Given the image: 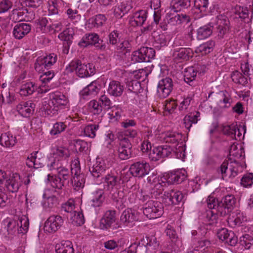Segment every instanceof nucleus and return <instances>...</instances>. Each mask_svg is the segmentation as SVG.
<instances>
[{
    "instance_id": "29",
    "label": "nucleus",
    "mask_w": 253,
    "mask_h": 253,
    "mask_svg": "<svg viewBox=\"0 0 253 253\" xmlns=\"http://www.w3.org/2000/svg\"><path fill=\"white\" fill-rule=\"evenodd\" d=\"M191 6V0H173L170 3V8L173 12H178L187 9Z\"/></svg>"
},
{
    "instance_id": "39",
    "label": "nucleus",
    "mask_w": 253,
    "mask_h": 253,
    "mask_svg": "<svg viewBox=\"0 0 253 253\" xmlns=\"http://www.w3.org/2000/svg\"><path fill=\"white\" fill-rule=\"evenodd\" d=\"M166 143H176L181 140L182 134L176 132H167L162 136Z\"/></svg>"
},
{
    "instance_id": "4",
    "label": "nucleus",
    "mask_w": 253,
    "mask_h": 253,
    "mask_svg": "<svg viewBox=\"0 0 253 253\" xmlns=\"http://www.w3.org/2000/svg\"><path fill=\"white\" fill-rule=\"evenodd\" d=\"M116 220V211H107L100 220L99 227L102 230H117L121 227V225Z\"/></svg>"
},
{
    "instance_id": "62",
    "label": "nucleus",
    "mask_w": 253,
    "mask_h": 253,
    "mask_svg": "<svg viewBox=\"0 0 253 253\" xmlns=\"http://www.w3.org/2000/svg\"><path fill=\"white\" fill-rule=\"evenodd\" d=\"M132 8L131 2L129 1H123L121 4L119 5L118 9L120 10L124 15L127 13Z\"/></svg>"
},
{
    "instance_id": "28",
    "label": "nucleus",
    "mask_w": 253,
    "mask_h": 253,
    "mask_svg": "<svg viewBox=\"0 0 253 253\" xmlns=\"http://www.w3.org/2000/svg\"><path fill=\"white\" fill-rule=\"evenodd\" d=\"M213 26L210 23L200 27L197 30V38L198 40H204L209 37L212 33Z\"/></svg>"
},
{
    "instance_id": "48",
    "label": "nucleus",
    "mask_w": 253,
    "mask_h": 253,
    "mask_svg": "<svg viewBox=\"0 0 253 253\" xmlns=\"http://www.w3.org/2000/svg\"><path fill=\"white\" fill-rule=\"evenodd\" d=\"M74 215L72 216V223L76 226H81L84 222V215L82 212L73 211Z\"/></svg>"
},
{
    "instance_id": "2",
    "label": "nucleus",
    "mask_w": 253,
    "mask_h": 253,
    "mask_svg": "<svg viewBox=\"0 0 253 253\" xmlns=\"http://www.w3.org/2000/svg\"><path fill=\"white\" fill-rule=\"evenodd\" d=\"M2 223L7 229V234L5 236L13 235L16 231L20 234H24L27 232L29 225V219L25 216L21 217L19 220L8 217L3 221Z\"/></svg>"
},
{
    "instance_id": "3",
    "label": "nucleus",
    "mask_w": 253,
    "mask_h": 253,
    "mask_svg": "<svg viewBox=\"0 0 253 253\" xmlns=\"http://www.w3.org/2000/svg\"><path fill=\"white\" fill-rule=\"evenodd\" d=\"M50 100L48 103L45 102L43 109L47 114L54 113L58 108L67 103L66 96L60 92H55L50 94Z\"/></svg>"
},
{
    "instance_id": "7",
    "label": "nucleus",
    "mask_w": 253,
    "mask_h": 253,
    "mask_svg": "<svg viewBox=\"0 0 253 253\" xmlns=\"http://www.w3.org/2000/svg\"><path fill=\"white\" fill-rule=\"evenodd\" d=\"M173 149L168 145L154 147L149 153V159L153 161H157L161 158L172 156Z\"/></svg>"
},
{
    "instance_id": "58",
    "label": "nucleus",
    "mask_w": 253,
    "mask_h": 253,
    "mask_svg": "<svg viewBox=\"0 0 253 253\" xmlns=\"http://www.w3.org/2000/svg\"><path fill=\"white\" fill-rule=\"evenodd\" d=\"M70 171L72 175H77L82 173H81L80 162L78 160L75 159L72 161Z\"/></svg>"
},
{
    "instance_id": "49",
    "label": "nucleus",
    "mask_w": 253,
    "mask_h": 253,
    "mask_svg": "<svg viewBox=\"0 0 253 253\" xmlns=\"http://www.w3.org/2000/svg\"><path fill=\"white\" fill-rule=\"evenodd\" d=\"M240 183L244 187H251L253 185V173H248L244 174L241 179Z\"/></svg>"
},
{
    "instance_id": "20",
    "label": "nucleus",
    "mask_w": 253,
    "mask_h": 253,
    "mask_svg": "<svg viewBox=\"0 0 253 253\" xmlns=\"http://www.w3.org/2000/svg\"><path fill=\"white\" fill-rule=\"evenodd\" d=\"M35 104L31 101L21 102L16 106L19 114L24 117H29L34 111Z\"/></svg>"
},
{
    "instance_id": "41",
    "label": "nucleus",
    "mask_w": 253,
    "mask_h": 253,
    "mask_svg": "<svg viewBox=\"0 0 253 253\" xmlns=\"http://www.w3.org/2000/svg\"><path fill=\"white\" fill-rule=\"evenodd\" d=\"M58 37L61 40L64 41L63 43L64 48L63 51L64 53L68 54L70 45L72 42V39H73V37L70 35L67 31L65 30L59 35Z\"/></svg>"
},
{
    "instance_id": "18",
    "label": "nucleus",
    "mask_w": 253,
    "mask_h": 253,
    "mask_svg": "<svg viewBox=\"0 0 253 253\" xmlns=\"http://www.w3.org/2000/svg\"><path fill=\"white\" fill-rule=\"evenodd\" d=\"M138 220L137 213L131 209L125 210L122 213L120 220L124 225L132 227L134 222Z\"/></svg>"
},
{
    "instance_id": "52",
    "label": "nucleus",
    "mask_w": 253,
    "mask_h": 253,
    "mask_svg": "<svg viewBox=\"0 0 253 253\" xmlns=\"http://www.w3.org/2000/svg\"><path fill=\"white\" fill-rule=\"evenodd\" d=\"M44 198L46 199L44 202V207L48 208H53L55 207L58 204L57 197L54 195H51L46 197V194L43 195Z\"/></svg>"
},
{
    "instance_id": "63",
    "label": "nucleus",
    "mask_w": 253,
    "mask_h": 253,
    "mask_svg": "<svg viewBox=\"0 0 253 253\" xmlns=\"http://www.w3.org/2000/svg\"><path fill=\"white\" fill-rule=\"evenodd\" d=\"M62 210L67 212L72 213L75 209V202L74 200L70 199L65 203L62 204Z\"/></svg>"
},
{
    "instance_id": "25",
    "label": "nucleus",
    "mask_w": 253,
    "mask_h": 253,
    "mask_svg": "<svg viewBox=\"0 0 253 253\" xmlns=\"http://www.w3.org/2000/svg\"><path fill=\"white\" fill-rule=\"evenodd\" d=\"M106 168L104 162L97 161L89 168V171L94 178H97L102 176L105 173Z\"/></svg>"
},
{
    "instance_id": "26",
    "label": "nucleus",
    "mask_w": 253,
    "mask_h": 253,
    "mask_svg": "<svg viewBox=\"0 0 253 253\" xmlns=\"http://www.w3.org/2000/svg\"><path fill=\"white\" fill-rule=\"evenodd\" d=\"M192 51L189 48H175L173 52V56L176 60H188L192 56Z\"/></svg>"
},
{
    "instance_id": "30",
    "label": "nucleus",
    "mask_w": 253,
    "mask_h": 253,
    "mask_svg": "<svg viewBox=\"0 0 253 253\" xmlns=\"http://www.w3.org/2000/svg\"><path fill=\"white\" fill-rule=\"evenodd\" d=\"M142 242V245H144L146 243L145 245L147 251L152 252L159 248L160 242L157 240L156 237L155 236H151L149 237H146V238H143L141 240Z\"/></svg>"
},
{
    "instance_id": "12",
    "label": "nucleus",
    "mask_w": 253,
    "mask_h": 253,
    "mask_svg": "<svg viewBox=\"0 0 253 253\" xmlns=\"http://www.w3.org/2000/svg\"><path fill=\"white\" fill-rule=\"evenodd\" d=\"M150 170V167L146 162H137L130 166L129 171L135 177H143L148 174Z\"/></svg>"
},
{
    "instance_id": "46",
    "label": "nucleus",
    "mask_w": 253,
    "mask_h": 253,
    "mask_svg": "<svg viewBox=\"0 0 253 253\" xmlns=\"http://www.w3.org/2000/svg\"><path fill=\"white\" fill-rule=\"evenodd\" d=\"M48 180L51 181V186L54 188L62 189L63 186H67L57 175L54 176H50L49 174H48Z\"/></svg>"
},
{
    "instance_id": "1",
    "label": "nucleus",
    "mask_w": 253,
    "mask_h": 253,
    "mask_svg": "<svg viewBox=\"0 0 253 253\" xmlns=\"http://www.w3.org/2000/svg\"><path fill=\"white\" fill-rule=\"evenodd\" d=\"M236 199L232 195H228L220 201L213 196H209L207 199L208 207L215 210L222 216L228 214L233 210L236 204Z\"/></svg>"
},
{
    "instance_id": "33",
    "label": "nucleus",
    "mask_w": 253,
    "mask_h": 253,
    "mask_svg": "<svg viewBox=\"0 0 253 253\" xmlns=\"http://www.w3.org/2000/svg\"><path fill=\"white\" fill-rule=\"evenodd\" d=\"M102 178L104 179L107 184V188L109 190H113L114 188H116L117 186L120 184L121 180L120 177L113 174H108Z\"/></svg>"
},
{
    "instance_id": "43",
    "label": "nucleus",
    "mask_w": 253,
    "mask_h": 253,
    "mask_svg": "<svg viewBox=\"0 0 253 253\" xmlns=\"http://www.w3.org/2000/svg\"><path fill=\"white\" fill-rule=\"evenodd\" d=\"M126 86L130 91L135 94H138L142 90L140 82L137 80L128 81Z\"/></svg>"
},
{
    "instance_id": "60",
    "label": "nucleus",
    "mask_w": 253,
    "mask_h": 253,
    "mask_svg": "<svg viewBox=\"0 0 253 253\" xmlns=\"http://www.w3.org/2000/svg\"><path fill=\"white\" fill-rule=\"evenodd\" d=\"M38 152H34L31 154L30 156H29L26 161V165L29 168L34 167L35 169H38L39 167L36 163L37 154Z\"/></svg>"
},
{
    "instance_id": "24",
    "label": "nucleus",
    "mask_w": 253,
    "mask_h": 253,
    "mask_svg": "<svg viewBox=\"0 0 253 253\" xmlns=\"http://www.w3.org/2000/svg\"><path fill=\"white\" fill-rule=\"evenodd\" d=\"M186 178L185 170L177 171L168 174L167 178L168 183L170 184H179L183 182Z\"/></svg>"
},
{
    "instance_id": "59",
    "label": "nucleus",
    "mask_w": 253,
    "mask_h": 253,
    "mask_svg": "<svg viewBox=\"0 0 253 253\" xmlns=\"http://www.w3.org/2000/svg\"><path fill=\"white\" fill-rule=\"evenodd\" d=\"M55 155L63 159H66L70 157V153L68 149L65 147H59L56 149Z\"/></svg>"
},
{
    "instance_id": "42",
    "label": "nucleus",
    "mask_w": 253,
    "mask_h": 253,
    "mask_svg": "<svg viewBox=\"0 0 253 253\" xmlns=\"http://www.w3.org/2000/svg\"><path fill=\"white\" fill-rule=\"evenodd\" d=\"M232 81L236 84L245 85L248 83L247 78L245 77L241 73L235 71L231 74Z\"/></svg>"
},
{
    "instance_id": "27",
    "label": "nucleus",
    "mask_w": 253,
    "mask_h": 253,
    "mask_svg": "<svg viewBox=\"0 0 253 253\" xmlns=\"http://www.w3.org/2000/svg\"><path fill=\"white\" fill-rule=\"evenodd\" d=\"M124 89V85L121 83L116 81H112L109 84L107 91L111 95L118 97L122 95Z\"/></svg>"
},
{
    "instance_id": "55",
    "label": "nucleus",
    "mask_w": 253,
    "mask_h": 253,
    "mask_svg": "<svg viewBox=\"0 0 253 253\" xmlns=\"http://www.w3.org/2000/svg\"><path fill=\"white\" fill-rule=\"evenodd\" d=\"M216 25L221 27L230 28V21L228 18L223 15H220L216 17Z\"/></svg>"
},
{
    "instance_id": "5",
    "label": "nucleus",
    "mask_w": 253,
    "mask_h": 253,
    "mask_svg": "<svg viewBox=\"0 0 253 253\" xmlns=\"http://www.w3.org/2000/svg\"><path fill=\"white\" fill-rule=\"evenodd\" d=\"M143 213L149 219H155L160 217L163 213L162 203L158 201H148L144 205Z\"/></svg>"
},
{
    "instance_id": "9",
    "label": "nucleus",
    "mask_w": 253,
    "mask_h": 253,
    "mask_svg": "<svg viewBox=\"0 0 253 253\" xmlns=\"http://www.w3.org/2000/svg\"><path fill=\"white\" fill-rule=\"evenodd\" d=\"M90 45H94L101 50L106 48V44L103 41L100 39L98 35L95 33L86 34L79 42V45L81 47H86Z\"/></svg>"
},
{
    "instance_id": "34",
    "label": "nucleus",
    "mask_w": 253,
    "mask_h": 253,
    "mask_svg": "<svg viewBox=\"0 0 253 253\" xmlns=\"http://www.w3.org/2000/svg\"><path fill=\"white\" fill-rule=\"evenodd\" d=\"M39 86L35 83L30 82L23 84L20 90V94L23 96H28L32 94Z\"/></svg>"
},
{
    "instance_id": "51",
    "label": "nucleus",
    "mask_w": 253,
    "mask_h": 253,
    "mask_svg": "<svg viewBox=\"0 0 253 253\" xmlns=\"http://www.w3.org/2000/svg\"><path fill=\"white\" fill-rule=\"evenodd\" d=\"M240 244L246 249H249L253 245V237L249 234H246L240 238Z\"/></svg>"
},
{
    "instance_id": "31",
    "label": "nucleus",
    "mask_w": 253,
    "mask_h": 253,
    "mask_svg": "<svg viewBox=\"0 0 253 253\" xmlns=\"http://www.w3.org/2000/svg\"><path fill=\"white\" fill-rule=\"evenodd\" d=\"M55 251L56 253H75L73 244L69 241L56 244Z\"/></svg>"
},
{
    "instance_id": "37",
    "label": "nucleus",
    "mask_w": 253,
    "mask_h": 253,
    "mask_svg": "<svg viewBox=\"0 0 253 253\" xmlns=\"http://www.w3.org/2000/svg\"><path fill=\"white\" fill-rule=\"evenodd\" d=\"M85 183V176L83 173L77 175H73L70 185H72L75 190L78 191L84 186Z\"/></svg>"
},
{
    "instance_id": "8",
    "label": "nucleus",
    "mask_w": 253,
    "mask_h": 253,
    "mask_svg": "<svg viewBox=\"0 0 253 253\" xmlns=\"http://www.w3.org/2000/svg\"><path fill=\"white\" fill-rule=\"evenodd\" d=\"M118 139L120 141L118 149V157L122 160H127L132 155L131 144L128 138L123 137L121 134L119 135Z\"/></svg>"
},
{
    "instance_id": "17",
    "label": "nucleus",
    "mask_w": 253,
    "mask_h": 253,
    "mask_svg": "<svg viewBox=\"0 0 253 253\" xmlns=\"http://www.w3.org/2000/svg\"><path fill=\"white\" fill-rule=\"evenodd\" d=\"M218 212L210 210L206 211L204 218V227L206 230H214L218 222Z\"/></svg>"
},
{
    "instance_id": "47",
    "label": "nucleus",
    "mask_w": 253,
    "mask_h": 253,
    "mask_svg": "<svg viewBox=\"0 0 253 253\" xmlns=\"http://www.w3.org/2000/svg\"><path fill=\"white\" fill-rule=\"evenodd\" d=\"M97 124H90L86 126L84 128V134L90 138H94L96 135V131L99 128Z\"/></svg>"
},
{
    "instance_id": "50",
    "label": "nucleus",
    "mask_w": 253,
    "mask_h": 253,
    "mask_svg": "<svg viewBox=\"0 0 253 253\" xmlns=\"http://www.w3.org/2000/svg\"><path fill=\"white\" fill-rule=\"evenodd\" d=\"M171 202H168V205H176L182 201L183 198V195L181 192L177 190H171Z\"/></svg>"
},
{
    "instance_id": "16",
    "label": "nucleus",
    "mask_w": 253,
    "mask_h": 253,
    "mask_svg": "<svg viewBox=\"0 0 253 253\" xmlns=\"http://www.w3.org/2000/svg\"><path fill=\"white\" fill-rule=\"evenodd\" d=\"M217 237L220 240L225 241L226 243L231 246H234L238 242V238L234 233L228 231L226 228H222L217 232Z\"/></svg>"
},
{
    "instance_id": "54",
    "label": "nucleus",
    "mask_w": 253,
    "mask_h": 253,
    "mask_svg": "<svg viewBox=\"0 0 253 253\" xmlns=\"http://www.w3.org/2000/svg\"><path fill=\"white\" fill-rule=\"evenodd\" d=\"M66 125L63 122H57L54 124L53 128L50 131L51 135H55L59 134L65 130Z\"/></svg>"
},
{
    "instance_id": "11",
    "label": "nucleus",
    "mask_w": 253,
    "mask_h": 253,
    "mask_svg": "<svg viewBox=\"0 0 253 253\" xmlns=\"http://www.w3.org/2000/svg\"><path fill=\"white\" fill-rule=\"evenodd\" d=\"M57 55L54 53H50L43 57H39L35 64V69L38 72L44 71V69H49L57 61Z\"/></svg>"
},
{
    "instance_id": "45",
    "label": "nucleus",
    "mask_w": 253,
    "mask_h": 253,
    "mask_svg": "<svg viewBox=\"0 0 253 253\" xmlns=\"http://www.w3.org/2000/svg\"><path fill=\"white\" fill-rule=\"evenodd\" d=\"M220 98V103H224V108H228L231 105L232 99L229 93L226 90H223L218 93Z\"/></svg>"
},
{
    "instance_id": "35",
    "label": "nucleus",
    "mask_w": 253,
    "mask_h": 253,
    "mask_svg": "<svg viewBox=\"0 0 253 253\" xmlns=\"http://www.w3.org/2000/svg\"><path fill=\"white\" fill-rule=\"evenodd\" d=\"M214 45V42L210 40L198 46L196 49L195 52L201 53L202 55H206L213 50Z\"/></svg>"
},
{
    "instance_id": "36",
    "label": "nucleus",
    "mask_w": 253,
    "mask_h": 253,
    "mask_svg": "<svg viewBox=\"0 0 253 253\" xmlns=\"http://www.w3.org/2000/svg\"><path fill=\"white\" fill-rule=\"evenodd\" d=\"M103 191L102 190H98L92 193L90 196L91 205L94 207H98L100 206L104 200V197L103 196Z\"/></svg>"
},
{
    "instance_id": "23",
    "label": "nucleus",
    "mask_w": 253,
    "mask_h": 253,
    "mask_svg": "<svg viewBox=\"0 0 253 253\" xmlns=\"http://www.w3.org/2000/svg\"><path fill=\"white\" fill-rule=\"evenodd\" d=\"M176 12L173 13L170 12L168 13L165 19H164V25L161 24V27L164 30H166L168 29V25H176L179 24V17L180 14H177Z\"/></svg>"
},
{
    "instance_id": "10",
    "label": "nucleus",
    "mask_w": 253,
    "mask_h": 253,
    "mask_svg": "<svg viewBox=\"0 0 253 253\" xmlns=\"http://www.w3.org/2000/svg\"><path fill=\"white\" fill-rule=\"evenodd\" d=\"M50 170L56 169L57 175L67 186H70V183L72 176L70 170L61 166L59 161L54 160L49 166Z\"/></svg>"
},
{
    "instance_id": "44",
    "label": "nucleus",
    "mask_w": 253,
    "mask_h": 253,
    "mask_svg": "<svg viewBox=\"0 0 253 253\" xmlns=\"http://www.w3.org/2000/svg\"><path fill=\"white\" fill-rule=\"evenodd\" d=\"M222 132L225 134L230 136L232 138L237 139L236 137L237 125L233 124L223 126Z\"/></svg>"
},
{
    "instance_id": "56",
    "label": "nucleus",
    "mask_w": 253,
    "mask_h": 253,
    "mask_svg": "<svg viewBox=\"0 0 253 253\" xmlns=\"http://www.w3.org/2000/svg\"><path fill=\"white\" fill-rule=\"evenodd\" d=\"M249 12L247 8L239 7V9L235 12V18H240L244 20L248 17Z\"/></svg>"
},
{
    "instance_id": "32",
    "label": "nucleus",
    "mask_w": 253,
    "mask_h": 253,
    "mask_svg": "<svg viewBox=\"0 0 253 253\" xmlns=\"http://www.w3.org/2000/svg\"><path fill=\"white\" fill-rule=\"evenodd\" d=\"M0 144L6 147H10L13 146L16 143V139L15 136L9 132L2 133L0 137Z\"/></svg>"
},
{
    "instance_id": "14",
    "label": "nucleus",
    "mask_w": 253,
    "mask_h": 253,
    "mask_svg": "<svg viewBox=\"0 0 253 253\" xmlns=\"http://www.w3.org/2000/svg\"><path fill=\"white\" fill-rule=\"evenodd\" d=\"M173 82L171 79L166 78L161 80L158 84L157 93L160 98L168 96L173 88Z\"/></svg>"
},
{
    "instance_id": "22",
    "label": "nucleus",
    "mask_w": 253,
    "mask_h": 253,
    "mask_svg": "<svg viewBox=\"0 0 253 253\" xmlns=\"http://www.w3.org/2000/svg\"><path fill=\"white\" fill-rule=\"evenodd\" d=\"M31 26L27 23H18L14 27L13 34L17 39H21L31 31Z\"/></svg>"
},
{
    "instance_id": "40",
    "label": "nucleus",
    "mask_w": 253,
    "mask_h": 253,
    "mask_svg": "<svg viewBox=\"0 0 253 253\" xmlns=\"http://www.w3.org/2000/svg\"><path fill=\"white\" fill-rule=\"evenodd\" d=\"M197 73V70L193 67L188 68L184 73V81L190 85H194Z\"/></svg>"
},
{
    "instance_id": "19",
    "label": "nucleus",
    "mask_w": 253,
    "mask_h": 253,
    "mask_svg": "<svg viewBox=\"0 0 253 253\" xmlns=\"http://www.w3.org/2000/svg\"><path fill=\"white\" fill-rule=\"evenodd\" d=\"M95 73V68L93 64H82L80 60V63L76 72V74L78 77L84 78L93 75Z\"/></svg>"
},
{
    "instance_id": "21",
    "label": "nucleus",
    "mask_w": 253,
    "mask_h": 253,
    "mask_svg": "<svg viewBox=\"0 0 253 253\" xmlns=\"http://www.w3.org/2000/svg\"><path fill=\"white\" fill-rule=\"evenodd\" d=\"M147 11L146 10H140L133 14L130 20L132 26H141L145 22L147 17Z\"/></svg>"
},
{
    "instance_id": "13",
    "label": "nucleus",
    "mask_w": 253,
    "mask_h": 253,
    "mask_svg": "<svg viewBox=\"0 0 253 253\" xmlns=\"http://www.w3.org/2000/svg\"><path fill=\"white\" fill-rule=\"evenodd\" d=\"M63 222L64 220L61 216L51 215L44 223V231L49 233L55 232L61 227Z\"/></svg>"
},
{
    "instance_id": "53",
    "label": "nucleus",
    "mask_w": 253,
    "mask_h": 253,
    "mask_svg": "<svg viewBox=\"0 0 253 253\" xmlns=\"http://www.w3.org/2000/svg\"><path fill=\"white\" fill-rule=\"evenodd\" d=\"M164 191L163 186L162 184L158 182L156 183L154 187H151L150 190V194L152 198L155 199L158 198V196L162 194Z\"/></svg>"
},
{
    "instance_id": "6",
    "label": "nucleus",
    "mask_w": 253,
    "mask_h": 253,
    "mask_svg": "<svg viewBox=\"0 0 253 253\" xmlns=\"http://www.w3.org/2000/svg\"><path fill=\"white\" fill-rule=\"evenodd\" d=\"M155 56V50L151 47H142L134 51L131 55V61L134 63L149 62Z\"/></svg>"
},
{
    "instance_id": "64",
    "label": "nucleus",
    "mask_w": 253,
    "mask_h": 253,
    "mask_svg": "<svg viewBox=\"0 0 253 253\" xmlns=\"http://www.w3.org/2000/svg\"><path fill=\"white\" fill-rule=\"evenodd\" d=\"M54 77V73L52 71H48L44 72L40 76V79L43 83L49 82Z\"/></svg>"
},
{
    "instance_id": "15",
    "label": "nucleus",
    "mask_w": 253,
    "mask_h": 253,
    "mask_svg": "<svg viewBox=\"0 0 253 253\" xmlns=\"http://www.w3.org/2000/svg\"><path fill=\"white\" fill-rule=\"evenodd\" d=\"M5 188L11 193H16L18 191L21 185V180L18 174L15 173L10 175L5 180Z\"/></svg>"
},
{
    "instance_id": "57",
    "label": "nucleus",
    "mask_w": 253,
    "mask_h": 253,
    "mask_svg": "<svg viewBox=\"0 0 253 253\" xmlns=\"http://www.w3.org/2000/svg\"><path fill=\"white\" fill-rule=\"evenodd\" d=\"M209 4V0H195L194 6L201 12H205Z\"/></svg>"
},
{
    "instance_id": "38",
    "label": "nucleus",
    "mask_w": 253,
    "mask_h": 253,
    "mask_svg": "<svg viewBox=\"0 0 253 253\" xmlns=\"http://www.w3.org/2000/svg\"><path fill=\"white\" fill-rule=\"evenodd\" d=\"M100 90V86L97 84L96 82H92L85 87L81 92L83 96L95 95Z\"/></svg>"
},
{
    "instance_id": "61",
    "label": "nucleus",
    "mask_w": 253,
    "mask_h": 253,
    "mask_svg": "<svg viewBox=\"0 0 253 253\" xmlns=\"http://www.w3.org/2000/svg\"><path fill=\"white\" fill-rule=\"evenodd\" d=\"M92 24L96 27L102 26L106 21V17L103 14H98L91 19Z\"/></svg>"
}]
</instances>
